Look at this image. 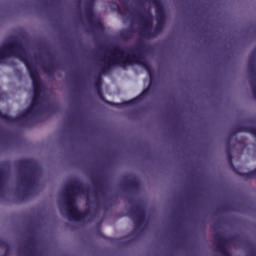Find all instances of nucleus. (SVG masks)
<instances>
[{
  "label": "nucleus",
  "instance_id": "1",
  "mask_svg": "<svg viewBox=\"0 0 256 256\" xmlns=\"http://www.w3.org/2000/svg\"><path fill=\"white\" fill-rule=\"evenodd\" d=\"M106 63H108V65H115V63H122V65H133L135 63H139V60H137V56L135 55H129L123 50H115L111 56L106 58Z\"/></svg>",
  "mask_w": 256,
  "mask_h": 256
},
{
  "label": "nucleus",
  "instance_id": "2",
  "mask_svg": "<svg viewBox=\"0 0 256 256\" xmlns=\"http://www.w3.org/2000/svg\"><path fill=\"white\" fill-rule=\"evenodd\" d=\"M78 192H79V188L74 187V188H70L66 194V197H67L66 213L68 217H70L71 219H75L76 221H79V219L82 218L81 213H79V211H77V208L75 207V198H73V195H75V193H78Z\"/></svg>",
  "mask_w": 256,
  "mask_h": 256
},
{
  "label": "nucleus",
  "instance_id": "3",
  "mask_svg": "<svg viewBox=\"0 0 256 256\" xmlns=\"http://www.w3.org/2000/svg\"><path fill=\"white\" fill-rule=\"evenodd\" d=\"M30 75L34 85V97L37 99L39 95V89H41V82H39V77L37 76V72L33 69H30Z\"/></svg>",
  "mask_w": 256,
  "mask_h": 256
},
{
  "label": "nucleus",
  "instance_id": "4",
  "mask_svg": "<svg viewBox=\"0 0 256 256\" xmlns=\"http://www.w3.org/2000/svg\"><path fill=\"white\" fill-rule=\"evenodd\" d=\"M159 24H158V27L161 28L163 27V23H161L163 21V14L160 12V16H159Z\"/></svg>",
  "mask_w": 256,
  "mask_h": 256
},
{
  "label": "nucleus",
  "instance_id": "5",
  "mask_svg": "<svg viewBox=\"0 0 256 256\" xmlns=\"http://www.w3.org/2000/svg\"><path fill=\"white\" fill-rule=\"evenodd\" d=\"M143 27H144V29H149V27H151V22L150 21L144 22Z\"/></svg>",
  "mask_w": 256,
  "mask_h": 256
},
{
  "label": "nucleus",
  "instance_id": "6",
  "mask_svg": "<svg viewBox=\"0 0 256 256\" xmlns=\"http://www.w3.org/2000/svg\"><path fill=\"white\" fill-rule=\"evenodd\" d=\"M12 49H13V51H15V49H16V48H15V47H13Z\"/></svg>",
  "mask_w": 256,
  "mask_h": 256
},
{
  "label": "nucleus",
  "instance_id": "7",
  "mask_svg": "<svg viewBox=\"0 0 256 256\" xmlns=\"http://www.w3.org/2000/svg\"><path fill=\"white\" fill-rule=\"evenodd\" d=\"M226 256H229V254H225Z\"/></svg>",
  "mask_w": 256,
  "mask_h": 256
}]
</instances>
